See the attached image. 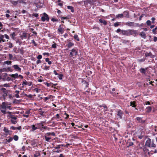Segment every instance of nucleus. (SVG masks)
Segmentation results:
<instances>
[{
  "instance_id": "obj_1",
  "label": "nucleus",
  "mask_w": 157,
  "mask_h": 157,
  "mask_svg": "<svg viewBox=\"0 0 157 157\" xmlns=\"http://www.w3.org/2000/svg\"><path fill=\"white\" fill-rule=\"evenodd\" d=\"M7 109L9 110L12 109L10 103L8 102H3L1 104H0V110L3 114L5 115L6 113Z\"/></svg>"
},
{
  "instance_id": "obj_2",
  "label": "nucleus",
  "mask_w": 157,
  "mask_h": 157,
  "mask_svg": "<svg viewBox=\"0 0 157 157\" xmlns=\"http://www.w3.org/2000/svg\"><path fill=\"white\" fill-rule=\"evenodd\" d=\"M145 145L149 147H155L156 145L154 144V140H151L149 138L147 139L146 143Z\"/></svg>"
},
{
  "instance_id": "obj_3",
  "label": "nucleus",
  "mask_w": 157,
  "mask_h": 157,
  "mask_svg": "<svg viewBox=\"0 0 157 157\" xmlns=\"http://www.w3.org/2000/svg\"><path fill=\"white\" fill-rule=\"evenodd\" d=\"M44 123V122L41 121L39 123L36 124V125L37 126V128L41 131H42L43 129H46L48 128L47 126H44L43 124Z\"/></svg>"
},
{
  "instance_id": "obj_4",
  "label": "nucleus",
  "mask_w": 157,
  "mask_h": 157,
  "mask_svg": "<svg viewBox=\"0 0 157 157\" xmlns=\"http://www.w3.org/2000/svg\"><path fill=\"white\" fill-rule=\"evenodd\" d=\"M77 54L78 51L76 49L74 48L71 50L70 53V55L71 57L74 58L76 57V56Z\"/></svg>"
},
{
  "instance_id": "obj_5",
  "label": "nucleus",
  "mask_w": 157,
  "mask_h": 157,
  "mask_svg": "<svg viewBox=\"0 0 157 157\" xmlns=\"http://www.w3.org/2000/svg\"><path fill=\"white\" fill-rule=\"evenodd\" d=\"M117 114L116 116V117L117 120H120L121 119L122 117L123 112L122 111L119 109L117 111Z\"/></svg>"
},
{
  "instance_id": "obj_6",
  "label": "nucleus",
  "mask_w": 157,
  "mask_h": 157,
  "mask_svg": "<svg viewBox=\"0 0 157 157\" xmlns=\"http://www.w3.org/2000/svg\"><path fill=\"white\" fill-rule=\"evenodd\" d=\"M125 24L130 27H139L140 26L138 23H135L134 22H126Z\"/></svg>"
},
{
  "instance_id": "obj_7",
  "label": "nucleus",
  "mask_w": 157,
  "mask_h": 157,
  "mask_svg": "<svg viewBox=\"0 0 157 157\" xmlns=\"http://www.w3.org/2000/svg\"><path fill=\"white\" fill-rule=\"evenodd\" d=\"M140 150V151L143 150L145 155H146L147 153L148 155H150V152L145 147L143 146V147H140L138 149V150Z\"/></svg>"
},
{
  "instance_id": "obj_8",
  "label": "nucleus",
  "mask_w": 157,
  "mask_h": 157,
  "mask_svg": "<svg viewBox=\"0 0 157 157\" xmlns=\"http://www.w3.org/2000/svg\"><path fill=\"white\" fill-rule=\"evenodd\" d=\"M12 71V70L10 67H4L0 69V72H8L9 71L11 72Z\"/></svg>"
},
{
  "instance_id": "obj_9",
  "label": "nucleus",
  "mask_w": 157,
  "mask_h": 157,
  "mask_svg": "<svg viewBox=\"0 0 157 157\" xmlns=\"http://www.w3.org/2000/svg\"><path fill=\"white\" fill-rule=\"evenodd\" d=\"M29 36V35L28 33H23L22 34L20 35V37L21 39L23 40L26 39Z\"/></svg>"
},
{
  "instance_id": "obj_10",
  "label": "nucleus",
  "mask_w": 157,
  "mask_h": 157,
  "mask_svg": "<svg viewBox=\"0 0 157 157\" xmlns=\"http://www.w3.org/2000/svg\"><path fill=\"white\" fill-rule=\"evenodd\" d=\"M44 16L41 17V20L43 21H44L46 20L47 21L49 20V18L48 17V15L45 13H43Z\"/></svg>"
},
{
  "instance_id": "obj_11",
  "label": "nucleus",
  "mask_w": 157,
  "mask_h": 157,
  "mask_svg": "<svg viewBox=\"0 0 157 157\" xmlns=\"http://www.w3.org/2000/svg\"><path fill=\"white\" fill-rule=\"evenodd\" d=\"M121 33L124 35L127 36H129V29H128L127 30H122L121 31Z\"/></svg>"
},
{
  "instance_id": "obj_12",
  "label": "nucleus",
  "mask_w": 157,
  "mask_h": 157,
  "mask_svg": "<svg viewBox=\"0 0 157 157\" xmlns=\"http://www.w3.org/2000/svg\"><path fill=\"white\" fill-rule=\"evenodd\" d=\"M32 82H27L25 80V81H23L22 82V87H23L24 86V85H28L29 86H30L32 85Z\"/></svg>"
},
{
  "instance_id": "obj_13",
  "label": "nucleus",
  "mask_w": 157,
  "mask_h": 157,
  "mask_svg": "<svg viewBox=\"0 0 157 157\" xmlns=\"http://www.w3.org/2000/svg\"><path fill=\"white\" fill-rule=\"evenodd\" d=\"M53 98V96L52 95H48V97L44 98V101L46 102L48 100L50 99V100H52Z\"/></svg>"
},
{
  "instance_id": "obj_14",
  "label": "nucleus",
  "mask_w": 157,
  "mask_h": 157,
  "mask_svg": "<svg viewBox=\"0 0 157 157\" xmlns=\"http://www.w3.org/2000/svg\"><path fill=\"white\" fill-rule=\"evenodd\" d=\"M74 45V43L69 40L67 42V44L66 45V46H67L68 48H70Z\"/></svg>"
},
{
  "instance_id": "obj_15",
  "label": "nucleus",
  "mask_w": 157,
  "mask_h": 157,
  "mask_svg": "<svg viewBox=\"0 0 157 157\" xmlns=\"http://www.w3.org/2000/svg\"><path fill=\"white\" fill-rule=\"evenodd\" d=\"M137 31L133 29H129L130 35H132L134 36H135L137 34Z\"/></svg>"
},
{
  "instance_id": "obj_16",
  "label": "nucleus",
  "mask_w": 157,
  "mask_h": 157,
  "mask_svg": "<svg viewBox=\"0 0 157 157\" xmlns=\"http://www.w3.org/2000/svg\"><path fill=\"white\" fill-rule=\"evenodd\" d=\"M10 118L11 119V121L12 124H15L17 123V121H16L17 119L16 117L11 116L10 117Z\"/></svg>"
},
{
  "instance_id": "obj_17",
  "label": "nucleus",
  "mask_w": 157,
  "mask_h": 157,
  "mask_svg": "<svg viewBox=\"0 0 157 157\" xmlns=\"http://www.w3.org/2000/svg\"><path fill=\"white\" fill-rule=\"evenodd\" d=\"M44 138L45 140L48 142H51L53 140V139H51V137H49L46 136H44Z\"/></svg>"
},
{
  "instance_id": "obj_18",
  "label": "nucleus",
  "mask_w": 157,
  "mask_h": 157,
  "mask_svg": "<svg viewBox=\"0 0 157 157\" xmlns=\"http://www.w3.org/2000/svg\"><path fill=\"white\" fill-rule=\"evenodd\" d=\"M22 2V0H17V1H11V3L14 6H16L18 4V3H21V2Z\"/></svg>"
},
{
  "instance_id": "obj_19",
  "label": "nucleus",
  "mask_w": 157,
  "mask_h": 157,
  "mask_svg": "<svg viewBox=\"0 0 157 157\" xmlns=\"http://www.w3.org/2000/svg\"><path fill=\"white\" fill-rule=\"evenodd\" d=\"M12 67L15 70L18 71H21V68L19 67V66L17 65H14L12 66Z\"/></svg>"
},
{
  "instance_id": "obj_20",
  "label": "nucleus",
  "mask_w": 157,
  "mask_h": 157,
  "mask_svg": "<svg viewBox=\"0 0 157 157\" xmlns=\"http://www.w3.org/2000/svg\"><path fill=\"white\" fill-rule=\"evenodd\" d=\"M145 56L146 57H148L150 56L151 58H153L154 57V56L152 55V54L151 52H146L145 53Z\"/></svg>"
},
{
  "instance_id": "obj_21",
  "label": "nucleus",
  "mask_w": 157,
  "mask_h": 157,
  "mask_svg": "<svg viewBox=\"0 0 157 157\" xmlns=\"http://www.w3.org/2000/svg\"><path fill=\"white\" fill-rule=\"evenodd\" d=\"M136 120L138 121V122L139 123H144L145 122V121L142 119V118L137 117L136 118Z\"/></svg>"
},
{
  "instance_id": "obj_22",
  "label": "nucleus",
  "mask_w": 157,
  "mask_h": 157,
  "mask_svg": "<svg viewBox=\"0 0 157 157\" xmlns=\"http://www.w3.org/2000/svg\"><path fill=\"white\" fill-rule=\"evenodd\" d=\"M6 41V40L4 39V36L3 35H0V44H2V43Z\"/></svg>"
},
{
  "instance_id": "obj_23",
  "label": "nucleus",
  "mask_w": 157,
  "mask_h": 157,
  "mask_svg": "<svg viewBox=\"0 0 157 157\" xmlns=\"http://www.w3.org/2000/svg\"><path fill=\"white\" fill-rule=\"evenodd\" d=\"M3 131L6 133V135L10 134V131L9 130L8 128L6 127H4Z\"/></svg>"
},
{
  "instance_id": "obj_24",
  "label": "nucleus",
  "mask_w": 157,
  "mask_h": 157,
  "mask_svg": "<svg viewBox=\"0 0 157 157\" xmlns=\"http://www.w3.org/2000/svg\"><path fill=\"white\" fill-rule=\"evenodd\" d=\"M31 128L32 131H34L38 129L37 126L36 125V124L35 125H33L31 126Z\"/></svg>"
},
{
  "instance_id": "obj_25",
  "label": "nucleus",
  "mask_w": 157,
  "mask_h": 157,
  "mask_svg": "<svg viewBox=\"0 0 157 157\" xmlns=\"http://www.w3.org/2000/svg\"><path fill=\"white\" fill-rule=\"evenodd\" d=\"M61 25H59V28L58 29V30L59 33H60L62 34L64 33V29L61 27Z\"/></svg>"
},
{
  "instance_id": "obj_26",
  "label": "nucleus",
  "mask_w": 157,
  "mask_h": 157,
  "mask_svg": "<svg viewBox=\"0 0 157 157\" xmlns=\"http://www.w3.org/2000/svg\"><path fill=\"white\" fill-rule=\"evenodd\" d=\"M10 77L15 78H17L19 77L17 73H15L14 74L10 75H9Z\"/></svg>"
},
{
  "instance_id": "obj_27",
  "label": "nucleus",
  "mask_w": 157,
  "mask_h": 157,
  "mask_svg": "<svg viewBox=\"0 0 157 157\" xmlns=\"http://www.w3.org/2000/svg\"><path fill=\"white\" fill-rule=\"evenodd\" d=\"M8 56L9 57V59L10 60H14V59L15 58L13 56L12 54H9L8 55Z\"/></svg>"
},
{
  "instance_id": "obj_28",
  "label": "nucleus",
  "mask_w": 157,
  "mask_h": 157,
  "mask_svg": "<svg viewBox=\"0 0 157 157\" xmlns=\"http://www.w3.org/2000/svg\"><path fill=\"white\" fill-rule=\"evenodd\" d=\"M12 63V62L9 61H4L3 62V64L6 65L7 64V65H11Z\"/></svg>"
},
{
  "instance_id": "obj_29",
  "label": "nucleus",
  "mask_w": 157,
  "mask_h": 157,
  "mask_svg": "<svg viewBox=\"0 0 157 157\" xmlns=\"http://www.w3.org/2000/svg\"><path fill=\"white\" fill-rule=\"evenodd\" d=\"M140 35L144 39H145L146 37L145 33L143 32H142L140 33Z\"/></svg>"
},
{
  "instance_id": "obj_30",
  "label": "nucleus",
  "mask_w": 157,
  "mask_h": 157,
  "mask_svg": "<svg viewBox=\"0 0 157 157\" xmlns=\"http://www.w3.org/2000/svg\"><path fill=\"white\" fill-rule=\"evenodd\" d=\"M20 91L18 90H16L15 92V93H16V94H15L14 96L16 98H19L20 96L19 95V93Z\"/></svg>"
},
{
  "instance_id": "obj_31",
  "label": "nucleus",
  "mask_w": 157,
  "mask_h": 157,
  "mask_svg": "<svg viewBox=\"0 0 157 157\" xmlns=\"http://www.w3.org/2000/svg\"><path fill=\"white\" fill-rule=\"evenodd\" d=\"M67 8L68 9L71 10V12H74V8L72 6H67Z\"/></svg>"
},
{
  "instance_id": "obj_32",
  "label": "nucleus",
  "mask_w": 157,
  "mask_h": 157,
  "mask_svg": "<svg viewBox=\"0 0 157 157\" xmlns=\"http://www.w3.org/2000/svg\"><path fill=\"white\" fill-rule=\"evenodd\" d=\"M99 21L100 23H103V24L105 25H106L107 23L106 21L102 19H100L99 20Z\"/></svg>"
},
{
  "instance_id": "obj_33",
  "label": "nucleus",
  "mask_w": 157,
  "mask_h": 157,
  "mask_svg": "<svg viewBox=\"0 0 157 157\" xmlns=\"http://www.w3.org/2000/svg\"><path fill=\"white\" fill-rule=\"evenodd\" d=\"M146 69L141 68L140 69V71L142 74H145L146 73Z\"/></svg>"
},
{
  "instance_id": "obj_34",
  "label": "nucleus",
  "mask_w": 157,
  "mask_h": 157,
  "mask_svg": "<svg viewBox=\"0 0 157 157\" xmlns=\"http://www.w3.org/2000/svg\"><path fill=\"white\" fill-rule=\"evenodd\" d=\"M151 107L150 106L147 107L146 108V111L147 113H150L151 111Z\"/></svg>"
},
{
  "instance_id": "obj_35",
  "label": "nucleus",
  "mask_w": 157,
  "mask_h": 157,
  "mask_svg": "<svg viewBox=\"0 0 157 157\" xmlns=\"http://www.w3.org/2000/svg\"><path fill=\"white\" fill-rule=\"evenodd\" d=\"M16 34L15 32H13L11 34H10V36L13 39H14L15 36H16Z\"/></svg>"
},
{
  "instance_id": "obj_36",
  "label": "nucleus",
  "mask_w": 157,
  "mask_h": 157,
  "mask_svg": "<svg viewBox=\"0 0 157 157\" xmlns=\"http://www.w3.org/2000/svg\"><path fill=\"white\" fill-rule=\"evenodd\" d=\"M123 17V14H120L116 15V18H122Z\"/></svg>"
},
{
  "instance_id": "obj_37",
  "label": "nucleus",
  "mask_w": 157,
  "mask_h": 157,
  "mask_svg": "<svg viewBox=\"0 0 157 157\" xmlns=\"http://www.w3.org/2000/svg\"><path fill=\"white\" fill-rule=\"evenodd\" d=\"M45 61L48 62L49 65H51L52 63V61H49V59L48 58H46L45 59Z\"/></svg>"
},
{
  "instance_id": "obj_38",
  "label": "nucleus",
  "mask_w": 157,
  "mask_h": 157,
  "mask_svg": "<svg viewBox=\"0 0 157 157\" xmlns=\"http://www.w3.org/2000/svg\"><path fill=\"white\" fill-rule=\"evenodd\" d=\"M9 139H6V140L7 142L10 143L12 141L13 138L11 137H9Z\"/></svg>"
},
{
  "instance_id": "obj_39",
  "label": "nucleus",
  "mask_w": 157,
  "mask_h": 157,
  "mask_svg": "<svg viewBox=\"0 0 157 157\" xmlns=\"http://www.w3.org/2000/svg\"><path fill=\"white\" fill-rule=\"evenodd\" d=\"M74 38L77 41H79V39L78 38V35L76 34L74 36Z\"/></svg>"
},
{
  "instance_id": "obj_40",
  "label": "nucleus",
  "mask_w": 157,
  "mask_h": 157,
  "mask_svg": "<svg viewBox=\"0 0 157 157\" xmlns=\"http://www.w3.org/2000/svg\"><path fill=\"white\" fill-rule=\"evenodd\" d=\"M130 105L133 107H136V105L135 102H130Z\"/></svg>"
},
{
  "instance_id": "obj_41",
  "label": "nucleus",
  "mask_w": 157,
  "mask_h": 157,
  "mask_svg": "<svg viewBox=\"0 0 157 157\" xmlns=\"http://www.w3.org/2000/svg\"><path fill=\"white\" fill-rule=\"evenodd\" d=\"M13 139L15 141H17L18 140V137L17 135H15L13 136Z\"/></svg>"
},
{
  "instance_id": "obj_42",
  "label": "nucleus",
  "mask_w": 157,
  "mask_h": 157,
  "mask_svg": "<svg viewBox=\"0 0 157 157\" xmlns=\"http://www.w3.org/2000/svg\"><path fill=\"white\" fill-rule=\"evenodd\" d=\"M50 69V67L49 66H44V69L46 70H48Z\"/></svg>"
},
{
  "instance_id": "obj_43",
  "label": "nucleus",
  "mask_w": 157,
  "mask_h": 157,
  "mask_svg": "<svg viewBox=\"0 0 157 157\" xmlns=\"http://www.w3.org/2000/svg\"><path fill=\"white\" fill-rule=\"evenodd\" d=\"M127 145H128V146H130L132 145L133 144V143L132 142H128L127 143Z\"/></svg>"
},
{
  "instance_id": "obj_44",
  "label": "nucleus",
  "mask_w": 157,
  "mask_h": 157,
  "mask_svg": "<svg viewBox=\"0 0 157 157\" xmlns=\"http://www.w3.org/2000/svg\"><path fill=\"white\" fill-rule=\"evenodd\" d=\"M157 29V27H156L155 28L152 29V32L154 34H156V33L155 31Z\"/></svg>"
},
{
  "instance_id": "obj_45",
  "label": "nucleus",
  "mask_w": 157,
  "mask_h": 157,
  "mask_svg": "<svg viewBox=\"0 0 157 157\" xmlns=\"http://www.w3.org/2000/svg\"><path fill=\"white\" fill-rule=\"evenodd\" d=\"M2 86L4 87H10V85L9 84H4L2 85Z\"/></svg>"
},
{
  "instance_id": "obj_46",
  "label": "nucleus",
  "mask_w": 157,
  "mask_h": 157,
  "mask_svg": "<svg viewBox=\"0 0 157 157\" xmlns=\"http://www.w3.org/2000/svg\"><path fill=\"white\" fill-rule=\"evenodd\" d=\"M7 75H8L7 73H4L2 74V76L4 78H6L7 77Z\"/></svg>"
},
{
  "instance_id": "obj_47",
  "label": "nucleus",
  "mask_w": 157,
  "mask_h": 157,
  "mask_svg": "<svg viewBox=\"0 0 157 157\" xmlns=\"http://www.w3.org/2000/svg\"><path fill=\"white\" fill-rule=\"evenodd\" d=\"M4 36V38L5 37L6 39H9V36L6 34H5L4 35H3Z\"/></svg>"
},
{
  "instance_id": "obj_48",
  "label": "nucleus",
  "mask_w": 157,
  "mask_h": 157,
  "mask_svg": "<svg viewBox=\"0 0 157 157\" xmlns=\"http://www.w3.org/2000/svg\"><path fill=\"white\" fill-rule=\"evenodd\" d=\"M146 23L147 25H151V21L150 20H147L146 22Z\"/></svg>"
},
{
  "instance_id": "obj_49",
  "label": "nucleus",
  "mask_w": 157,
  "mask_h": 157,
  "mask_svg": "<svg viewBox=\"0 0 157 157\" xmlns=\"http://www.w3.org/2000/svg\"><path fill=\"white\" fill-rule=\"evenodd\" d=\"M8 47L10 48H12L13 47L12 44L10 42L8 44Z\"/></svg>"
},
{
  "instance_id": "obj_50",
  "label": "nucleus",
  "mask_w": 157,
  "mask_h": 157,
  "mask_svg": "<svg viewBox=\"0 0 157 157\" xmlns=\"http://www.w3.org/2000/svg\"><path fill=\"white\" fill-rule=\"evenodd\" d=\"M58 78L59 79L61 80L62 79V77L63 75L62 74H59Z\"/></svg>"
},
{
  "instance_id": "obj_51",
  "label": "nucleus",
  "mask_w": 157,
  "mask_h": 157,
  "mask_svg": "<svg viewBox=\"0 0 157 157\" xmlns=\"http://www.w3.org/2000/svg\"><path fill=\"white\" fill-rule=\"evenodd\" d=\"M1 90L2 91L3 93L7 92V90L6 88H3L1 89Z\"/></svg>"
},
{
  "instance_id": "obj_52",
  "label": "nucleus",
  "mask_w": 157,
  "mask_h": 157,
  "mask_svg": "<svg viewBox=\"0 0 157 157\" xmlns=\"http://www.w3.org/2000/svg\"><path fill=\"white\" fill-rule=\"evenodd\" d=\"M27 97H28L30 98H31L33 97V95L31 94H29L27 95V94H25V95Z\"/></svg>"
},
{
  "instance_id": "obj_53",
  "label": "nucleus",
  "mask_w": 157,
  "mask_h": 157,
  "mask_svg": "<svg viewBox=\"0 0 157 157\" xmlns=\"http://www.w3.org/2000/svg\"><path fill=\"white\" fill-rule=\"evenodd\" d=\"M61 145H57L56 147H54L56 149H58L60 148Z\"/></svg>"
},
{
  "instance_id": "obj_54",
  "label": "nucleus",
  "mask_w": 157,
  "mask_h": 157,
  "mask_svg": "<svg viewBox=\"0 0 157 157\" xmlns=\"http://www.w3.org/2000/svg\"><path fill=\"white\" fill-rule=\"evenodd\" d=\"M145 59L144 58L138 60V61L139 62H144L145 61Z\"/></svg>"
},
{
  "instance_id": "obj_55",
  "label": "nucleus",
  "mask_w": 157,
  "mask_h": 157,
  "mask_svg": "<svg viewBox=\"0 0 157 157\" xmlns=\"http://www.w3.org/2000/svg\"><path fill=\"white\" fill-rule=\"evenodd\" d=\"M52 48H56V44L54 43V44L52 45Z\"/></svg>"
},
{
  "instance_id": "obj_56",
  "label": "nucleus",
  "mask_w": 157,
  "mask_h": 157,
  "mask_svg": "<svg viewBox=\"0 0 157 157\" xmlns=\"http://www.w3.org/2000/svg\"><path fill=\"white\" fill-rule=\"evenodd\" d=\"M51 135V134H50V132H48V133H46L45 134V136H48V137H51L50 136Z\"/></svg>"
},
{
  "instance_id": "obj_57",
  "label": "nucleus",
  "mask_w": 157,
  "mask_h": 157,
  "mask_svg": "<svg viewBox=\"0 0 157 157\" xmlns=\"http://www.w3.org/2000/svg\"><path fill=\"white\" fill-rule=\"evenodd\" d=\"M119 22H116L114 23V25L115 27H116L119 26Z\"/></svg>"
},
{
  "instance_id": "obj_58",
  "label": "nucleus",
  "mask_w": 157,
  "mask_h": 157,
  "mask_svg": "<svg viewBox=\"0 0 157 157\" xmlns=\"http://www.w3.org/2000/svg\"><path fill=\"white\" fill-rule=\"evenodd\" d=\"M33 15L36 17H37L38 16V14L36 13H34L33 14Z\"/></svg>"
},
{
  "instance_id": "obj_59",
  "label": "nucleus",
  "mask_w": 157,
  "mask_h": 157,
  "mask_svg": "<svg viewBox=\"0 0 157 157\" xmlns=\"http://www.w3.org/2000/svg\"><path fill=\"white\" fill-rule=\"evenodd\" d=\"M42 58V56L41 55H39L37 57V59H41Z\"/></svg>"
},
{
  "instance_id": "obj_60",
  "label": "nucleus",
  "mask_w": 157,
  "mask_h": 157,
  "mask_svg": "<svg viewBox=\"0 0 157 157\" xmlns=\"http://www.w3.org/2000/svg\"><path fill=\"white\" fill-rule=\"evenodd\" d=\"M32 42L33 44L35 46H37V44L36 43V42L35 41L33 40H32Z\"/></svg>"
},
{
  "instance_id": "obj_61",
  "label": "nucleus",
  "mask_w": 157,
  "mask_h": 157,
  "mask_svg": "<svg viewBox=\"0 0 157 157\" xmlns=\"http://www.w3.org/2000/svg\"><path fill=\"white\" fill-rule=\"evenodd\" d=\"M121 31L122 30H121L120 29H118L116 31V32L117 33H118L120 32H121Z\"/></svg>"
},
{
  "instance_id": "obj_62",
  "label": "nucleus",
  "mask_w": 157,
  "mask_h": 157,
  "mask_svg": "<svg viewBox=\"0 0 157 157\" xmlns=\"http://www.w3.org/2000/svg\"><path fill=\"white\" fill-rule=\"evenodd\" d=\"M144 104V105H150V102L149 101H147L145 102Z\"/></svg>"
},
{
  "instance_id": "obj_63",
  "label": "nucleus",
  "mask_w": 157,
  "mask_h": 157,
  "mask_svg": "<svg viewBox=\"0 0 157 157\" xmlns=\"http://www.w3.org/2000/svg\"><path fill=\"white\" fill-rule=\"evenodd\" d=\"M144 136V135H140V136H138V138H139L140 139H142L143 138V137Z\"/></svg>"
},
{
  "instance_id": "obj_64",
  "label": "nucleus",
  "mask_w": 157,
  "mask_h": 157,
  "mask_svg": "<svg viewBox=\"0 0 157 157\" xmlns=\"http://www.w3.org/2000/svg\"><path fill=\"white\" fill-rule=\"evenodd\" d=\"M154 41L155 42L157 41V37L155 36H154Z\"/></svg>"
}]
</instances>
